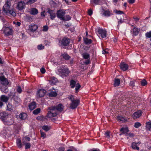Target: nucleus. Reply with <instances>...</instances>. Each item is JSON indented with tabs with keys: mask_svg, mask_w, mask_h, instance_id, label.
Returning <instances> with one entry per match:
<instances>
[{
	"mask_svg": "<svg viewBox=\"0 0 151 151\" xmlns=\"http://www.w3.org/2000/svg\"><path fill=\"white\" fill-rule=\"evenodd\" d=\"M45 119V117L42 115L38 116V120L43 121Z\"/></svg>",
	"mask_w": 151,
	"mask_h": 151,
	"instance_id": "obj_52",
	"label": "nucleus"
},
{
	"mask_svg": "<svg viewBox=\"0 0 151 151\" xmlns=\"http://www.w3.org/2000/svg\"><path fill=\"white\" fill-rule=\"evenodd\" d=\"M50 93L49 94H57L58 93V91L57 89H55L52 88L49 90Z\"/></svg>",
	"mask_w": 151,
	"mask_h": 151,
	"instance_id": "obj_20",
	"label": "nucleus"
},
{
	"mask_svg": "<svg viewBox=\"0 0 151 151\" xmlns=\"http://www.w3.org/2000/svg\"><path fill=\"white\" fill-rule=\"evenodd\" d=\"M65 148L63 147H61L59 148L58 151H64Z\"/></svg>",
	"mask_w": 151,
	"mask_h": 151,
	"instance_id": "obj_60",
	"label": "nucleus"
},
{
	"mask_svg": "<svg viewBox=\"0 0 151 151\" xmlns=\"http://www.w3.org/2000/svg\"><path fill=\"white\" fill-rule=\"evenodd\" d=\"M71 19V17L69 15H66L65 17H63V19L62 20L68 21L70 20Z\"/></svg>",
	"mask_w": 151,
	"mask_h": 151,
	"instance_id": "obj_37",
	"label": "nucleus"
},
{
	"mask_svg": "<svg viewBox=\"0 0 151 151\" xmlns=\"http://www.w3.org/2000/svg\"><path fill=\"white\" fill-rule=\"evenodd\" d=\"M88 14L91 16L93 14V11L91 9H90L88 10Z\"/></svg>",
	"mask_w": 151,
	"mask_h": 151,
	"instance_id": "obj_57",
	"label": "nucleus"
},
{
	"mask_svg": "<svg viewBox=\"0 0 151 151\" xmlns=\"http://www.w3.org/2000/svg\"><path fill=\"white\" fill-rule=\"evenodd\" d=\"M48 29V27L47 25H45L43 26L42 31L45 32L47 31Z\"/></svg>",
	"mask_w": 151,
	"mask_h": 151,
	"instance_id": "obj_49",
	"label": "nucleus"
},
{
	"mask_svg": "<svg viewBox=\"0 0 151 151\" xmlns=\"http://www.w3.org/2000/svg\"><path fill=\"white\" fill-rule=\"evenodd\" d=\"M0 81L1 83L4 86H7L9 83L8 79L5 78L4 76H0Z\"/></svg>",
	"mask_w": 151,
	"mask_h": 151,
	"instance_id": "obj_10",
	"label": "nucleus"
},
{
	"mask_svg": "<svg viewBox=\"0 0 151 151\" xmlns=\"http://www.w3.org/2000/svg\"><path fill=\"white\" fill-rule=\"evenodd\" d=\"M27 114L25 113H21L19 116V118L21 120H24L27 117Z\"/></svg>",
	"mask_w": 151,
	"mask_h": 151,
	"instance_id": "obj_18",
	"label": "nucleus"
},
{
	"mask_svg": "<svg viewBox=\"0 0 151 151\" xmlns=\"http://www.w3.org/2000/svg\"><path fill=\"white\" fill-rule=\"evenodd\" d=\"M141 125V124L139 122H137L134 124V127L135 128H138Z\"/></svg>",
	"mask_w": 151,
	"mask_h": 151,
	"instance_id": "obj_45",
	"label": "nucleus"
},
{
	"mask_svg": "<svg viewBox=\"0 0 151 151\" xmlns=\"http://www.w3.org/2000/svg\"><path fill=\"white\" fill-rule=\"evenodd\" d=\"M128 1L129 3L132 4L134 2L135 0H128Z\"/></svg>",
	"mask_w": 151,
	"mask_h": 151,
	"instance_id": "obj_62",
	"label": "nucleus"
},
{
	"mask_svg": "<svg viewBox=\"0 0 151 151\" xmlns=\"http://www.w3.org/2000/svg\"><path fill=\"white\" fill-rule=\"evenodd\" d=\"M120 83V80L118 78L115 79L114 81V86L116 87L119 85Z\"/></svg>",
	"mask_w": 151,
	"mask_h": 151,
	"instance_id": "obj_27",
	"label": "nucleus"
},
{
	"mask_svg": "<svg viewBox=\"0 0 151 151\" xmlns=\"http://www.w3.org/2000/svg\"><path fill=\"white\" fill-rule=\"evenodd\" d=\"M76 82L73 80H71L70 82V85L72 88H74L76 86Z\"/></svg>",
	"mask_w": 151,
	"mask_h": 151,
	"instance_id": "obj_36",
	"label": "nucleus"
},
{
	"mask_svg": "<svg viewBox=\"0 0 151 151\" xmlns=\"http://www.w3.org/2000/svg\"><path fill=\"white\" fill-rule=\"evenodd\" d=\"M36 0H29L26 2V4L27 5L31 4L34 3Z\"/></svg>",
	"mask_w": 151,
	"mask_h": 151,
	"instance_id": "obj_41",
	"label": "nucleus"
},
{
	"mask_svg": "<svg viewBox=\"0 0 151 151\" xmlns=\"http://www.w3.org/2000/svg\"><path fill=\"white\" fill-rule=\"evenodd\" d=\"M46 91L43 89H40L38 90V94H45Z\"/></svg>",
	"mask_w": 151,
	"mask_h": 151,
	"instance_id": "obj_33",
	"label": "nucleus"
},
{
	"mask_svg": "<svg viewBox=\"0 0 151 151\" xmlns=\"http://www.w3.org/2000/svg\"><path fill=\"white\" fill-rule=\"evenodd\" d=\"M44 47L42 44H40L38 45V50H41L44 49Z\"/></svg>",
	"mask_w": 151,
	"mask_h": 151,
	"instance_id": "obj_54",
	"label": "nucleus"
},
{
	"mask_svg": "<svg viewBox=\"0 0 151 151\" xmlns=\"http://www.w3.org/2000/svg\"><path fill=\"white\" fill-rule=\"evenodd\" d=\"M128 136L130 137H134V135L132 133H128L127 136Z\"/></svg>",
	"mask_w": 151,
	"mask_h": 151,
	"instance_id": "obj_58",
	"label": "nucleus"
},
{
	"mask_svg": "<svg viewBox=\"0 0 151 151\" xmlns=\"http://www.w3.org/2000/svg\"><path fill=\"white\" fill-rule=\"evenodd\" d=\"M83 58L85 59H90L89 55L87 53H84L82 54Z\"/></svg>",
	"mask_w": 151,
	"mask_h": 151,
	"instance_id": "obj_34",
	"label": "nucleus"
},
{
	"mask_svg": "<svg viewBox=\"0 0 151 151\" xmlns=\"http://www.w3.org/2000/svg\"><path fill=\"white\" fill-rule=\"evenodd\" d=\"M70 42V40L68 38L64 37L61 40L59 41V43L61 46H67Z\"/></svg>",
	"mask_w": 151,
	"mask_h": 151,
	"instance_id": "obj_8",
	"label": "nucleus"
},
{
	"mask_svg": "<svg viewBox=\"0 0 151 151\" xmlns=\"http://www.w3.org/2000/svg\"><path fill=\"white\" fill-rule=\"evenodd\" d=\"M137 143L135 142H133L131 146V147L133 149H136L138 150H139V148L137 145Z\"/></svg>",
	"mask_w": 151,
	"mask_h": 151,
	"instance_id": "obj_25",
	"label": "nucleus"
},
{
	"mask_svg": "<svg viewBox=\"0 0 151 151\" xmlns=\"http://www.w3.org/2000/svg\"><path fill=\"white\" fill-rule=\"evenodd\" d=\"M12 106L10 104H8L7 106V110L11 111L12 110V109L11 108Z\"/></svg>",
	"mask_w": 151,
	"mask_h": 151,
	"instance_id": "obj_53",
	"label": "nucleus"
},
{
	"mask_svg": "<svg viewBox=\"0 0 151 151\" xmlns=\"http://www.w3.org/2000/svg\"><path fill=\"white\" fill-rule=\"evenodd\" d=\"M109 133L110 132H109L107 131L105 134L106 136L108 138H109L110 137Z\"/></svg>",
	"mask_w": 151,
	"mask_h": 151,
	"instance_id": "obj_56",
	"label": "nucleus"
},
{
	"mask_svg": "<svg viewBox=\"0 0 151 151\" xmlns=\"http://www.w3.org/2000/svg\"><path fill=\"white\" fill-rule=\"evenodd\" d=\"M14 122V118L11 115L8 116L5 121V124L8 125L12 124Z\"/></svg>",
	"mask_w": 151,
	"mask_h": 151,
	"instance_id": "obj_7",
	"label": "nucleus"
},
{
	"mask_svg": "<svg viewBox=\"0 0 151 151\" xmlns=\"http://www.w3.org/2000/svg\"><path fill=\"white\" fill-rule=\"evenodd\" d=\"M11 5V1L10 0H7L4 5L3 6L2 10L4 12L6 15H12L13 17L16 16V14L13 9L10 10Z\"/></svg>",
	"mask_w": 151,
	"mask_h": 151,
	"instance_id": "obj_2",
	"label": "nucleus"
},
{
	"mask_svg": "<svg viewBox=\"0 0 151 151\" xmlns=\"http://www.w3.org/2000/svg\"><path fill=\"white\" fill-rule=\"evenodd\" d=\"M40 70L41 73L42 74H44L46 72V70L43 67H42L41 68H40Z\"/></svg>",
	"mask_w": 151,
	"mask_h": 151,
	"instance_id": "obj_51",
	"label": "nucleus"
},
{
	"mask_svg": "<svg viewBox=\"0 0 151 151\" xmlns=\"http://www.w3.org/2000/svg\"><path fill=\"white\" fill-rule=\"evenodd\" d=\"M6 24H5L3 25L4 26L2 29L5 35L7 36H9L12 35L13 32L12 29L8 27H6L5 25Z\"/></svg>",
	"mask_w": 151,
	"mask_h": 151,
	"instance_id": "obj_6",
	"label": "nucleus"
},
{
	"mask_svg": "<svg viewBox=\"0 0 151 151\" xmlns=\"http://www.w3.org/2000/svg\"><path fill=\"white\" fill-rule=\"evenodd\" d=\"M114 12L117 14H123V12L122 11L120 10H114Z\"/></svg>",
	"mask_w": 151,
	"mask_h": 151,
	"instance_id": "obj_48",
	"label": "nucleus"
},
{
	"mask_svg": "<svg viewBox=\"0 0 151 151\" xmlns=\"http://www.w3.org/2000/svg\"><path fill=\"white\" fill-rule=\"evenodd\" d=\"M59 71L60 75L63 77L67 76L70 72L67 68H61L59 70Z\"/></svg>",
	"mask_w": 151,
	"mask_h": 151,
	"instance_id": "obj_4",
	"label": "nucleus"
},
{
	"mask_svg": "<svg viewBox=\"0 0 151 151\" xmlns=\"http://www.w3.org/2000/svg\"><path fill=\"white\" fill-rule=\"evenodd\" d=\"M16 142L18 147L19 148H21L22 146V145L20 139H18L17 140Z\"/></svg>",
	"mask_w": 151,
	"mask_h": 151,
	"instance_id": "obj_35",
	"label": "nucleus"
},
{
	"mask_svg": "<svg viewBox=\"0 0 151 151\" xmlns=\"http://www.w3.org/2000/svg\"><path fill=\"white\" fill-rule=\"evenodd\" d=\"M142 112L140 110L135 112L132 115V117L134 119H136L142 115Z\"/></svg>",
	"mask_w": 151,
	"mask_h": 151,
	"instance_id": "obj_12",
	"label": "nucleus"
},
{
	"mask_svg": "<svg viewBox=\"0 0 151 151\" xmlns=\"http://www.w3.org/2000/svg\"><path fill=\"white\" fill-rule=\"evenodd\" d=\"M120 131L121 132V133L120 134V135L124 134H125V136H128V133L129 132V131L127 127H122L120 129Z\"/></svg>",
	"mask_w": 151,
	"mask_h": 151,
	"instance_id": "obj_13",
	"label": "nucleus"
},
{
	"mask_svg": "<svg viewBox=\"0 0 151 151\" xmlns=\"http://www.w3.org/2000/svg\"><path fill=\"white\" fill-rule=\"evenodd\" d=\"M91 3L92 4H97L98 3V0H91Z\"/></svg>",
	"mask_w": 151,
	"mask_h": 151,
	"instance_id": "obj_50",
	"label": "nucleus"
},
{
	"mask_svg": "<svg viewBox=\"0 0 151 151\" xmlns=\"http://www.w3.org/2000/svg\"><path fill=\"white\" fill-rule=\"evenodd\" d=\"M135 82V80H133L131 81L129 83L130 86L132 87L134 86Z\"/></svg>",
	"mask_w": 151,
	"mask_h": 151,
	"instance_id": "obj_46",
	"label": "nucleus"
},
{
	"mask_svg": "<svg viewBox=\"0 0 151 151\" xmlns=\"http://www.w3.org/2000/svg\"><path fill=\"white\" fill-rule=\"evenodd\" d=\"M84 42L86 44H90L92 42V40L91 39H88L87 38H84Z\"/></svg>",
	"mask_w": 151,
	"mask_h": 151,
	"instance_id": "obj_28",
	"label": "nucleus"
},
{
	"mask_svg": "<svg viewBox=\"0 0 151 151\" xmlns=\"http://www.w3.org/2000/svg\"><path fill=\"white\" fill-rule=\"evenodd\" d=\"M97 35L99 37L102 38H104L106 37L107 32L105 29L99 28L97 31Z\"/></svg>",
	"mask_w": 151,
	"mask_h": 151,
	"instance_id": "obj_5",
	"label": "nucleus"
},
{
	"mask_svg": "<svg viewBox=\"0 0 151 151\" xmlns=\"http://www.w3.org/2000/svg\"><path fill=\"white\" fill-rule=\"evenodd\" d=\"M61 55L62 57L66 60H68L70 58V56L66 53L62 54Z\"/></svg>",
	"mask_w": 151,
	"mask_h": 151,
	"instance_id": "obj_29",
	"label": "nucleus"
},
{
	"mask_svg": "<svg viewBox=\"0 0 151 151\" xmlns=\"http://www.w3.org/2000/svg\"><path fill=\"white\" fill-rule=\"evenodd\" d=\"M58 82V79L55 77L53 76L51 77V80L49 81V83L51 85H53Z\"/></svg>",
	"mask_w": 151,
	"mask_h": 151,
	"instance_id": "obj_16",
	"label": "nucleus"
},
{
	"mask_svg": "<svg viewBox=\"0 0 151 151\" xmlns=\"http://www.w3.org/2000/svg\"><path fill=\"white\" fill-rule=\"evenodd\" d=\"M38 13V10L36 8H33L31 9L30 14L32 15H35Z\"/></svg>",
	"mask_w": 151,
	"mask_h": 151,
	"instance_id": "obj_24",
	"label": "nucleus"
},
{
	"mask_svg": "<svg viewBox=\"0 0 151 151\" xmlns=\"http://www.w3.org/2000/svg\"><path fill=\"white\" fill-rule=\"evenodd\" d=\"M9 115H10L8 114L6 112H2L0 113V116L4 119H6Z\"/></svg>",
	"mask_w": 151,
	"mask_h": 151,
	"instance_id": "obj_21",
	"label": "nucleus"
},
{
	"mask_svg": "<svg viewBox=\"0 0 151 151\" xmlns=\"http://www.w3.org/2000/svg\"><path fill=\"white\" fill-rule=\"evenodd\" d=\"M65 14V11L64 10H59L57 11L56 13L57 17L62 20L63 19Z\"/></svg>",
	"mask_w": 151,
	"mask_h": 151,
	"instance_id": "obj_9",
	"label": "nucleus"
},
{
	"mask_svg": "<svg viewBox=\"0 0 151 151\" xmlns=\"http://www.w3.org/2000/svg\"><path fill=\"white\" fill-rule=\"evenodd\" d=\"M118 1V0H113V3L114 4L116 5L117 2Z\"/></svg>",
	"mask_w": 151,
	"mask_h": 151,
	"instance_id": "obj_64",
	"label": "nucleus"
},
{
	"mask_svg": "<svg viewBox=\"0 0 151 151\" xmlns=\"http://www.w3.org/2000/svg\"><path fill=\"white\" fill-rule=\"evenodd\" d=\"M90 59H87L84 62V64L86 65H88L90 63Z\"/></svg>",
	"mask_w": 151,
	"mask_h": 151,
	"instance_id": "obj_55",
	"label": "nucleus"
},
{
	"mask_svg": "<svg viewBox=\"0 0 151 151\" xmlns=\"http://www.w3.org/2000/svg\"><path fill=\"white\" fill-rule=\"evenodd\" d=\"M145 36L147 38H150V40L151 41V31L147 32L145 33Z\"/></svg>",
	"mask_w": 151,
	"mask_h": 151,
	"instance_id": "obj_40",
	"label": "nucleus"
},
{
	"mask_svg": "<svg viewBox=\"0 0 151 151\" xmlns=\"http://www.w3.org/2000/svg\"><path fill=\"white\" fill-rule=\"evenodd\" d=\"M36 107V103L35 102H32L30 103L29 105V109L31 110H32L35 108Z\"/></svg>",
	"mask_w": 151,
	"mask_h": 151,
	"instance_id": "obj_19",
	"label": "nucleus"
},
{
	"mask_svg": "<svg viewBox=\"0 0 151 151\" xmlns=\"http://www.w3.org/2000/svg\"><path fill=\"white\" fill-rule=\"evenodd\" d=\"M146 127L149 130H150L151 129V123L150 122H147L146 125Z\"/></svg>",
	"mask_w": 151,
	"mask_h": 151,
	"instance_id": "obj_38",
	"label": "nucleus"
},
{
	"mask_svg": "<svg viewBox=\"0 0 151 151\" xmlns=\"http://www.w3.org/2000/svg\"><path fill=\"white\" fill-rule=\"evenodd\" d=\"M128 64L124 63H122L120 65V67L121 69L124 71H126L127 70L128 68Z\"/></svg>",
	"mask_w": 151,
	"mask_h": 151,
	"instance_id": "obj_15",
	"label": "nucleus"
},
{
	"mask_svg": "<svg viewBox=\"0 0 151 151\" xmlns=\"http://www.w3.org/2000/svg\"><path fill=\"white\" fill-rule=\"evenodd\" d=\"M140 29L135 27H134L132 30V34L133 35L136 36L138 35Z\"/></svg>",
	"mask_w": 151,
	"mask_h": 151,
	"instance_id": "obj_23",
	"label": "nucleus"
},
{
	"mask_svg": "<svg viewBox=\"0 0 151 151\" xmlns=\"http://www.w3.org/2000/svg\"><path fill=\"white\" fill-rule=\"evenodd\" d=\"M17 91L19 93H20L22 91V90L20 86H18L17 88Z\"/></svg>",
	"mask_w": 151,
	"mask_h": 151,
	"instance_id": "obj_44",
	"label": "nucleus"
},
{
	"mask_svg": "<svg viewBox=\"0 0 151 151\" xmlns=\"http://www.w3.org/2000/svg\"><path fill=\"white\" fill-rule=\"evenodd\" d=\"M117 119L119 121H121L122 122H125L127 120L124 117L122 116H119L117 117Z\"/></svg>",
	"mask_w": 151,
	"mask_h": 151,
	"instance_id": "obj_30",
	"label": "nucleus"
},
{
	"mask_svg": "<svg viewBox=\"0 0 151 151\" xmlns=\"http://www.w3.org/2000/svg\"><path fill=\"white\" fill-rule=\"evenodd\" d=\"M76 87L75 90L76 92H77L78 91L79 89L81 87L80 85L78 83L75 86Z\"/></svg>",
	"mask_w": 151,
	"mask_h": 151,
	"instance_id": "obj_42",
	"label": "nucleus"
},
{
	"mask_svg": "<svg viewBox=\"0 0 151 151\" xmlns=\"http://www.w3.org/2000/svg\"><path fill=\"white\" fill-rule=\"evenodd\" d=\"M103 15L106 17H109L111 15V13L109 10L104 11Z\"/></svg>",
	"mask_w": 151,
	"mask_h": 151,
	"instance_id": "obj_26",
	"label": "nucleus"
},
{
	"mask_svg": "<svg viewBox=\"0 0 151 151\" xmlns=\"http://www.w3.org/2000/svg\"><path fill=\"white\" fill-rule=\"evenodd\" d=\"M41 137H43V139H44L46 137V134L42 132V130H40Z\"/></svg>",
	"mask_w": 151,
	"mask_h": 151,
	"instance_id": "obj_39",
	"label": "nucleus"
},
{
	"mask_svg": "<svg viewBox=\"0 0 151 151\" xmlns=\"http://www.w3.org/2000/svg\"><path fill=\"white\" fill-rule=\"evenodd\" d=\"M123 22H124V21L123 19H119L118 22V24H121Z\"/></svg>",
	"mask_w": 151,
	"mask_h": 151,
	"instance_id": "obj_61",
	"label": "nucleus"
},
{
	"mask_svg": "<svg viewBox=\"0 0 151 151\" xmlns=\"http://www.w3.org/2000/svg\"><path fill=\"white\" fill-rule=\"evenodd\" d=\"M30 140V138L29 137H28L27 136L25 137L23 139H22V141H25L26 142L29 141Z\"/></svg>",
	"mask_w": 151,
	"mask_h": 151,
	"instance_id": "obj_47",
	"label": "nucleus"
},
{
	"mask_svg": "<svg viewBox=\"0 0 151 151\" xmlns=\"http://www.w3.org/2000/svg\"><path fill=\"white\" fill-rule=\"evenodd\" d=\"M25 4L24 1H21L18 2L17 6V8L19 10H21L24 9V6Z\"/></svg>",
	"mask_w": 151,
	"mask_h": 151,
	"instance_id": "obj_11",
	"label": "nucleus"
},
{
	"mask_svg": "<svg viewBox=\"0 0 151 151\" xmlns=\"http://www.w3.org/2000/svg\"><path fill=\"white\" fill-rule=\"evenodd\" d=\"M68 98L71 101L70 104V108L72 109H76L80 103L79 100L75 98L73 95H71Z\"/></svg>",
	"mask_w": 151,
	"mask_h": 151,
	"instance_id": "obj_3",
	"label": "nucleus"
},
{
	"mask_svg": "<svg viewBox=\"0 0 151 151\" xmlns=\"http://www.w3.org/2000/svg\"><path fill=\"white\" fill-rule=\"evenodd\" d=\"M21 24L20 22H17L16 24V25L18 27H19L20 26Z\"/></svg>",
	"mask_w": 151,
	"mask_h": 151,
	"instance_id": "obj_63",
	"label": "nucleus"
},
{
	"mask_svg": "<svg viewBox=\"0 0 151 151\" xmlns=\"http://www.w3.org/2000/svg\"><path fill=\"white\" fill-rule=\"evenodd\" d=\"M48 12L50 15L51 19H53L55 17V13L54 11L49 9L48 11Z\"/></svg>",
	"mask_w": 151,
	"mask_h": 151,
	"instance_id": "obj_17",
	"label": "nucleus"
},
{
	"mask_svg": "<svg viewBox=\"0 0 151 151\" xmlns=\"http://www.w3.org/2000/svg\"><path fill=\"white\" fill-rule=\"evenodd\" d=\"M42 128L46 132H47L50 129V127L48 126L45 125L42 127Z\"/></svg>",
	"mask_w": 151,
	"mask_h": 151,
	"instance_id": "obj_32",
	"label": "nucleus"
},
{
	"mask_svg": "<svg viewBox=\"0 0 151 151\" xmlns=\"http://www.w3.org/2000/svg\"><path fill=\"white\" fill-rule=\"evenodd\" d=\"M9 98L5 95H2L0 97L1 100L3 102H6Z\"/></svg>",
	"mask_w": 151,
	"mask_h": 151,
	"instance_id": "obj_22",
	"label": "nucleus"
},
{
	"mask_svg": "<svg viewBox=\"0 0 151 151\" xmlns=\"http://www.w3.org/2000/svg\"><path fill=\"white\" fill-rule=\"evenodd\" d=\"M23 144L25 145V148L26 149H28L30 148L31 145L30 143H28L27 142L24 141L23 142Z\"/></svg>",
	"mask_w": 151,
	"mask_h": 151,
	"instance_id": "obj_31",
	"label": "nucleus"
},
{
	"mask_svg": "<svg viewBox=\"0 0 151 151\" xmlns=\"http://www.w3.org/2000/svg\"><path fill=\"white\" fill-rule=\"evenodd\" d=\"M63 106L61 104H58L56 106H54L48 108L47 116L49 118H52L56 116L59 112L63 111Z\"/></svg>",
	"mask_w": 151,
	"mask_h": 151,
	"instance_id": "obj_1",
	"label": "nucleus"
},
{
	"mask_svg": "<svg viewBox=\"0 0 151 151\" xmlns=\"http://www.w3.org/2000/svg\"><path fill=\"white\" fill-rule=\"evenodd\" d=\"M33 114H38V108L36 109L35 110H34L33 111Z\"/></svg>",
	"mask_w": 151,
	"mask_h": 151,
	"instance_id": "obj_59",
	"label": "nucleus"
},
{
	"mask_svg": "<svg viewBox=\"0 0 151 151\" xmlns=\"http://www.w3.org/2000/svg\"><path fill=\"white\" fill-rule=\"evenodd\" d=\"M147 84V81L145 79H143L141 81V84L142 86H145Z\"/></svg>",
	"mask_w": 151,
	"mask_h": 151,
	"instance_id": "obj_43",
	"label": "nucleus"
},
{
	"mask_svg": "<svg viewBox=\"0 0 151 151\" xmlns=\"http://www.w3.org/2000/svg\"><path fill=\"white\" fill-rule=\"evenodd\" d=\"M38 28V26L34 24H32L29 26V29L31 32H35Z\"/></svg>",
	"mask_w": 151,
	"mask_h": 151,
	"instance_id": "obj_14",
	"label": "nucleus"
}]
</instances>
